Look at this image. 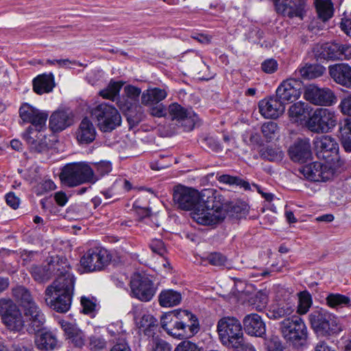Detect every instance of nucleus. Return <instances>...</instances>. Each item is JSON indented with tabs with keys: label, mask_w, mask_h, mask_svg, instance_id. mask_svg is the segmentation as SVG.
<instances>
[{
	"label": "nucleus",
	"mask_w": 351,
	"mask_h": 351,
	"mask_svg": "<svg viewBox=\"0 0 351 351\" xmlns=\"http://www.w3.org/2000/svg\"><path fill=\"white\" fill-rule=\"evenodd\" d=\"M31 270L33 278L38 282L47 281L57 275L45 289V302L56 312H67L71 305L75 278L69 271L66 259L58 256L51 257L46 265L34 266Z\"/></svg>",
	"instance_id": "1"
},
{
	"label": "nucleus",
	"mask_w": 351,
	"mask_h": 351,
	"mask_svg": "<svg viewBox=\"0 0 351 351\" xmlns=\"http://www.w3.org/2000/svg\"><path fill=\"white\" fill-rule=\"evenodd\" d=\"M173 199L175 204L182 210H194L193 219L199 224L213 225L225 218V213L220 206L210 208L205 203H200L199 193L194 189L182 185L174 186Z\"/></svg>",
	"instance_id": "2"
},
{
	"label": "nucleus",
	"mask_w": 351,
	"mask_h": 351,
	"mask_svg": "<svg viewBox=\"0 0 351 351\" xmlns=\"http://www.w3.org/2000/svg\"><path fill=\"white\" fill-rule=\"evenodd\" d=\"M161 327L171 336L187 339L197 333L199 325L195 315L186 310H177L162 316Z\"/></svg>",
	"instance_id": "3"
},
{
	"label": "nucleus",
	"mask_w": 351,
	"mask_h": 351,
	"mask_svg": "<svg viewBox=\"0 0 351 351\" xmlns=\"http://www.w3.org/2000/svg\"><path fill=\"white\" fill-rule=\"evenodd\" d=\"M308 322L318 336L331 337L338 335L342 330L338 317L323 308L313 309L308 315Z\"/></svg>",
	"instance_id": "4"
},
{
	"label": "nucleus",
	"mask_w": 351,
	"mask_h": 351,
	"mask_svg": "<svg viewBox=\"0 0 351 351\" xmlns=\"http://www.w3.org/2000/svg\"><path fill=\"white\" fill-rule=\"evenodd\" d=\"M61 182L69 187L84 183L94 184L98 180L94 169L85 162L66 164L60 173Z\"/></svg>",
	"instance_id": "5"
},
{
	"label": "nucleus",
	"mask_w": 351,
	"mask_h": 351,
	"mask_svg": "<svg viewBox=\"0 0 351 351\" xmlns=\"http://www.w3.org/2000/svg\"><path fill=\"white\" fill-rule=\"evenodd\" d=\"M217 330L221 343L226 347L237 349L244 345L243 327L237 317L221 318L217 322Z\"/></svg>",
	"instance_id": "6"
},
{
	"label": "nucleus",
	"mask_w": 351,
	"mask_h": 351,
	"mask_svg": "<svg viewBox=\"0 0 351 351\" xmlns=\"http://www.w3.org/2000/svg\"><path fill=\"white\" fill-rule=\"evenodd\" d=\"M279 329L282 337L295 346H302L306 343L308 330L304 320L298 315L284 319L279 324Z\"/></svg>",
	"instance_id": "7"
},
{
	"label": "nucleus",
	"mask_w": 351,
	"mask_h": 351,
	"mask_svg": "<svg viewBox=\"0 0 351 351\" xmlns=\"http://www.w3.org/2000/svg\"><path fill=\"white\" fill-rule=\"evenodd\" d=\"M91 114L102 132H110L121 124V116L118 110L107 103L96 106L91 110Z\"/></svg>",
	"instance_id": "8"
},
{
	"label": "nucleus",
	"mask_w": 351,
	"mask_h": 351,
	"mask_svg": "<svg viewBox=\"0 0 351 351\" xmlns=\"http://www.w3.org/2000/svg\"><path fill=\"white\" fill-rule=\"evenodd\" d=\"M168 113L175 124L185 132H190L199 125L198 115L192 108H185L178 103L169 106Z\"/></svg>",
	"instance_id": "9"
},
{
	"label": "nucleus",
	"mask_w": 351,
	"mask_h": 351,
	"mask_svg": "<svg viewBox=\"0 0 351 351\" xmlns=\"http://www.w3.org/2000/svg\"><path fill=\"white\" fill-rule=\"evenodd\" d=\"M337 118L335 112L328 108H317L306 121L308 128L315 133H326L335 125Z\"/></svg>",
	"instance_id": "10"
},
{
	"label": "nucleus",
	"mask_w": 351,
	"mask_h": 351,
	"mask_svg": "<svg viewBox=\"0 0 351 351\" xmlns=\"http://www.w3.org/2000/svg\"><path fill=\"white\" fill-rule=\"evenodd\" d=\"M131 295L142 302H149L155 295L157 287L146 276L135 274L130 280Z\"/></svg>",
	"instance_id": "11"
},
{
	"label": "nucleus",
	"mask_w": 351,
	"mask_h": 351,
	"mask_svg": "<svg viewBox=\"0 0 351 351\" xmlns=\"http://www.w3.org/2000/svg\"><path fill=\"white\" fill-rule=\"evenodd\" d=\"M110 255L104 248L90 249L82 257L80 263L87 272L100 271L110 262Z\"/></svg>",
	"instance_id": "12"
},
{
	"label": "nucleus",
	"mask_w": 351,
	"mask_h": 351,
	"mask_svg": "<svg viewBox=\"0 0 351 351\" xmlns=\"http://www.w3.org/2000/svg\"><path fill=\"white\" fill-rule=\"evenodd\" d=\"M304 98L317 106H330L335 104L337 97L329 88H320L313 84L306 86Z\"/></svg>",
	"instance_id": "13"
},
{
	"label": "nucleus",
	"mask_w": 351,
	"mask_h": 351,
	"mask_svg": "<svg viewBox=\"0 0 351 351\" xmlns=\"http://www.w3.org/2000/svg\"><path fill=\"white\" fill-rule=\"evenodd\" d=\"M24 328L28 333L34 334L40 331L45 322V315L34 303L24 308Z\"/></svg>",
	"instance_id": "14"
},
{
	"label": "nucleus",
	"mask_w": 351,
	"mask_h": 351,
	"mask_svg": "<svg viewBox=\"0 0 351 351\" xmlns=\"http://www.w3.org/2000/svg\"><path fill=\"white\" fill-rule=\"evenodd\" d=\"M302 83L299 80L289 79L283 81L276 90V96L285 106L297 100L302 94Z\"/></svg>",
	"instance_id": "15"
},
{
	"label": "nucleus",
	"mask_w": 351,
	"mask_h": 351,
	"mask_svg": "<svg viewBox=\"0 0 351 351\" xmlns=\"http://www.w3.org/2000/svg\"><path fill=\"white\" fill-rule=\"evenodd\" d=\"M305 0H276V12L290 19L298 17L302 19L305 13Z\"/></svg>",
	"instance_id": "16"
},
{
	"label": "nucleus",
	"mask_w": 351,
	"mask_h": 351,
	"mask_svg": "<svg viewBox=\"0 0 351 351\" xmlns=\"http://www.w3.org/2000/svg\"><path fill=\"white\" fill-rule=\"evenodd\" d=\"M19 115L23 122L29 123L34 129H42L45 126L48 114L25 103L19 108Z\"/></svg>",
	"instance_id": "17"
},
{
	"label": "nucleus",
	"mask_w": 351,
	"mask_h": 351,
	"mask_svg": "<svg viewBox=\"0 0 351 351\" xmlns=\"http://www.w3.org/2000/svg\"><path fill=\"white\" fill-rule=\"evenodd\" d=\"M299 172L308 180L321 182L328 180L331 171L327 165L320 162H313L301 167Z\"/></svg>",
	"instance_id": "18"
},
{
	"label": "nucleus",
	"mask_w": 351,
	"mask_h": 351,
	"mask_svg": "<svg viewBox=\"0 0 351 351\" xmlns=\"http://www.w3.org/2000/svg\"><path fill=\"white\" fill-rule=\"evenodd\" d=\"M314 145L317 157L326 160L337 154L339 149V145L335 139L328 135L317 137L314 141Z\"/></svg>",
	"instance_id": "19"
},
{
	"label": "nucleus",
	"mask_w": 351,
	"mask_h": 351,
	"mask_svg": "<svg viewBox=\"0 0 351 351\" xmlns=\"http://www.w3.org/2000/svg\"><path fill=\"white\" fill-rule=\"evenodd\" d=\"M258 108L265 118L276 119L285 112V106L276 95L261 100Z\"/></svg>",
	"instance_id": "20"
},
{
	"label": "nucleus",
	"mask_w": 351,
	"mask_h": 351,
	"mask_svg": "<svg viewBox=\"0 0 351 351\" xmlns=\"http://www.w3.org/2000/svg\"><path fill=\"white\" fill-rule=\"evenodd\" d=\"M74 115L69 108L58 109L49 119V128L53 132H60L73 125Z\"/></svg>",
	"instance_id": "21"
},
{
	"label": "nucleus",
	"mask_w": 351,
	"mask_h": 351,
	"mask_svg": "<svg viewBox=\"0 0 351 351\" xmlns=\"http://www.w3.org/2000/svg\"><path fill=\"white\" fill-rule=\"evenodd\" d=\"M41 130L34 129L33 126H29L23 135L32 152L42 153L47 150L48 144L45 135L40 133Z\"/></svg>",
	"instance_id": "22"
},
{
	"label": "nucleus",
	"mask_w": 351,
	"mask_h": 351,
	"mask_svg": "<svg viewBox=\"0 0 351 351\" xmlns=\"http://www.w3.org/2000/svg\"><path fill=\"white\" fill-rule=\"evenodd\" d=\"M245 332L251 336L263 337L266 333L265 324L261 317L256 313L245 315L243 319Z\"/></svg>",
	"instance_id": "23"
},
{
	"label": "nucleus",
	"mask_w": 351,
	"mask_h": 351,
	"mask_svg": "<svg viewBox=\"0 0 351 351\" xmlns=\"http://www.w3.org/2000/svg\"><path fill=\"white\" fill-rule=\"evenodd\" d=\"M329 74L337 84L351 89V66L348 64L330 66Z\"/></svg>",
	"instance_id": "24"
},
{
	"label": "nucleus",
	"mask_w": 351,
	"mask_h": 351,
	"mask_svg": "<svg viewBox=\"0 0 351 351\" xmlns=\"http://www.w3.org/2000/svg\"><path fill=\"white\" fill-rule=\"evenodd\" d=\"M289 156L294 162H304L311 157V144L308 139L298 140L289 149Z\"/></svg>",
	"instance_id": "25"
},
{
	"label": "nucleus",
	"mask_w": 351,
	"mask_h": 351,
	"mask_svg": "<svg viewBox=\"0 0 351 351\" xmlns=\"http://www.w3.org/2000/svg\"><path fill=\"white\" fill-rule=\"evenodd\" d=\"M96 134L93 123L88 117H85L80 123L76 132V137L80 143L89 144L95 140Z\"/></svg>",
	"instance_id": "26"
},
{
	"label": "nucleus",
	"mask_w": 351,
	"mask_h": 351,
	"mask_svg": "<svg viewBox=\"0 0 351 351\" xmlns=\"http://www.w3.org/2000/svg\"><path fill=\"white\" fill-rule=\"evenodd\" d=\"M339 44L326 43L315 48V55L317 60H338Z\"/></svg>",
	"instance_id": "27"
},
{
	"label": "nucleus",
	"mask_w": 351,
	"mask_h": 351,
	"mask_svg": "<svg viewBox=\"0 0 351 351\" xmlns=\"http://www.w3.org/2000/svg\"><path fill=\"white\" fill-rule=\"evenodd\" d=\"M134 319L136 326L139 328H143L145 335L147 336L152 335L153 328L157 326V320L154 317L147 312L142 311L138 315H135Z\"/></svg>",
	"instance_id": "28"
},
{
	"label": "nucleus",
	"mask_w": 351,
	"mask_h": 351,
	"mask_svg": "<svg viewBox=\"0 0 351 351\" xmlns=\"http://www.w3.org/2000/svg\"><path fill=\"white\" fill-rule=\"evenodd\" d=\"M35 345L40 351H51L58 344V339L51 332H43L36 335Z\"/></svg>",
	"instance_id": "29"
},
{
	"label": "nucleus",
	"mask_w": 351,
	"mask_h": 351,
	"mask_svg": "<svg viewBox=\"0 0 351 351\" xmlns=\"http://www.w3.org/2000/svg\"><path fill=\"white\" fill-rule=\"evenodd\" d=\"M294 307L289 303H278L271 305L267 309L266 315L269 319H278L284 317L290 316L294 312Z\"/></svg>",
	"instance_id": "30"
},
{
	"label": "nucleus",
	"mask_w": 351,
	"mask_h": 351,
	"mask_svg": "<svg viewBox=\"0 0 351 351\" xmlns=\"http://www.w3.org/2000/svg\"><path fill=\"white\" fill-rule=\"evenodd\" d=\"M10 309L11 314L5 316L3 323L11 330L21 331L24 328V322L22 314L17 306H12Z\"/></svg>",
	"instance_id": "31"
},
{
	"label": "nucleus",
	"mask_w": 351,
	"mask_h": 351,
	"mask_svg": "<svg viewBox=\"0 0 351 351\" xmlns=\"http://www.w3.org/2000/svg\"><path fill=\"white\" fill-rule=\"evenodd\" d=\"M167 96L165 89L160 88H148L141 95V102L144 105L158 104Z\"/></svg>",
	"instance_id": "32"
},
{
	"label": "nucleus",
	"mask_w": 351,
	"mask_h": 351,
	"mask_svg": "<svg viewBox=\"0 0 351 351\" xmlns=\"http://www.w3.org/2000/svg\"><path fill=\"white\" fill-rule=\"evenodd\" d=\"M53 87V77L51 74L40 75L33 81L34 90L39 95L51 92Z\"/></svg>",
	"instance_id": "33"
},
{
	"label": "nucleus",
	"mask_w": 351,
	"mask_h": 351,
	"mask_svg": "<svg viewBox=\"0 0 351 351\" xmlns=\"http://www.w3.org/2000/svg\"><path fill=\"white\" fill-rule=\"evenodd\" d=\"M182 295L173 289L162 290L158 295V302L162 307H173L180 304Z\"/></svg>",
	"instance_id": "34"
},
{
	"label": "nucleus",
	"mask_w": 351,
	"mask_h": 351,
	"mask_svg": "<svg viewBox=\"0 0 351 351\" xmlns=\"http://www.w3.org/2000/svg\"><path fill=\"white\" fill-rule=\"evenodd\" d=\"M327 306L331 308L339 309L351 306V300L348 296L340 293H329L326 298Z\"/></svg>",
	"instance_id": "35"
},
{
	"label": "nucleus",
	"mask_w": 351,
	"mask_h": 351,
	"mask_svg": "<svg viewBox=\"0 0 351 351\" xmlns=\"http://www.w3.org/2000/svg\"><path fill=\"white\" fill-rule=\"evenodd\" d=\"M12 295L14 299L25 308L34 304L29 291L23 286H17L12 289Z\"/></svg>",
	"instance_id": "36"
},
{
	"label": "nucleus",
	"mask_w": 351,
	"mask_h": 351,
	"mask_svg": "<svg viewBox=\"0 0 351 351\" xmlns=\"http://www.w3.org/2000/svg\"><path fill=\"white\" fill-rule=\"evenodd\" d=\"M315 4L319 18L323 21H326L332 16L334 8L331 0H315Z\"/></svg>",
	"instance_id": "37"
},
{
	"label": "nucleus",
	"mask_w": 351,
	"mask_h": 351,
	"mask_svg": "<svg viewBox=\"0 0 351 351\" xmlns=\"http://www.w3.org/2000/svg\"><path fill=\"white\" fill-rule=\"evenodd\" d=\"M299 74L305 79H314L322 76L326 68L319 64H306L298 69Z\"/></svg>",
	"instance_id": "38"
},
{
	"label": "nucleus",
	"mask_w": 351,
	"mask_h": 351,
	"mask_svg": "<svg viewBox=\"0 0 351 351\" xmlns=\"http://www.w3.org/2000/svg\"><path fill=\"white\" fill-rule=\"evenodd\" d=\"M217 180L222 184H228L229 186H239L243 188L245 191L251 190L250 183L237 176H232L228 174H217Z\"/></svg>",
	"instance_id": "39"
},
{
	"label": "nucleus",
	"mask_w": 351,
	"mask_h": 351,
	"mask_svg": "<svg viewBox=\"0 0 351 351\" xmlns=\"http://www.w3.org/2000/svg\"><path fill=\"white\" fill-rule=\"evenodd\" d=\"M298 304L297 313L299 315L306 314L313 304V300L311 293L307 291H303L298 294Z\"/></svg>",
	"instance_id": "40"
},
{
	"label": "nucleus",
	"mask_w": 351,
	"mask_h": 351,
	"mask_svg": "<svg viewBox=\"0 0 351 351\" xmlns=\"http://www.w3.org/2000/svg\"><path fill=\"white\" fill-rule=\"evenodd\" d=\"M124 83L125 82L122 81H111L106 88L99 92V95L104 99L114 101L115 97L119 95Z\"/></svg>",
	"instance_id": "41"
},
{
	"label": "nucleus",
	"mask_w": 351,
	"mask_h": 351,
	"mask_svg": "<svg viewBox=\"0 0 351 351\" xmlns=\"http://www.w3.org/2000/svg\"><path fill=\"white\" fill-rule=\"evenodd\" d=\"M308 112V104L298 101L291 105L289 109V115L291 118L302 119Z\"/></svg>",
	"instance_id": "42"
},
{
	"label": "nucleus",
	"mask_w": 351,
	"mask_h": 351,
	"mask_svg": "<svg viewBox=\"0 0 351 351\" xmlns=\"http://www.w3.org/2000/svg\"><path fill=\"white\" fill-rule=\"evenodd\" d=\"M88 348L91 351H100L106 348L107 341L99 334H93L88 337Z\"/></svg>",
	"instance_id": "43"
},
{
	"label": "nucleus",
	"mask_w": 351,
	"mask_h": 351,
	"mask_svg": "<svg viewBox=\"0 0 351 351\" xmlns=\"http://www.w3.org/2000/svg\"><path fill=\"white\" fill-rule=\"evenodd\" d=\"M261 157L269 161H276L282 158L281 151L270 146L263 147L260 150Z\"/></svg>",
	"instance_id": "44"
},
{
	"label": "nucleus",
	"mask_w": 351,
	"mask_h": 351,
	"mask_svg": "<svg viewBox=\"0 0 351 351\" xmlns=\"http://www.w3.org/2000/svg\"><path fill=\"white\" fill-rule=\"evenodd\" d=\"M119 106L123 110L127 111V119L130 125H136L141 121L142 114L138 112L135 114H133V111L132 110V104L131 103H127L125 105H123L122 101H119Z\"/></svg>",
	"instance_id": "45"
},
{
	"label": "nucleus",
	"mask_w": 351,
	"mask_h": 351,
	"mask_svg": "<svg viewBox=\"0 0 351 351\" xmlns=\"http://www.w3.org/2000/svg\"><path fill=\"white\" fill-rule=\"evenodd\" d=\"M81 305L82 306V313L86 315L94 313L96 308V300L93 297L82 296L81 298Z\"/></svg>",
	"instance_id": "46"
},
{
	"label": "nucleus",
	"mask_w": 351,
	"mask_h": 351,
	"mask_svg": "<svg viewBox=\"0 0 351 351\" xmlns=\"http://www.w3.org/2000/svg\"><path fill=\"white\" fill-rule=\"evenodd\" d=\"M278 130L277 123L273 121L265 123L261 127V132L265 138L270 141L272 140Z\"/></svg>",
	"instance_id": "47"
},
{
	"label": "nucleus",
	"mask_w": 351,
	"mask_h": 351,
	"mask_svg": "<svg viewBox=\"0 0 351 351\" xmlns=\"http://www.w3.org/2000/svg\"><path fill=\"white\" fill-rule=\"evenodd\" d=\"M206 260L210 264L217 267H224L227 263V258L220 252L210 253Z\"/></svg>",
	"instance_id": "48"
},
{
	"label": "nucleus",
	"mask_w": 351,
	"mask_h": 351,
	"mask_svg": "<svg viewBox=\"0 0 351 351\" xmlns=\"http://www.w3.org/2000/svg\"><path fill=\"white\" fill-rule=\"evenodd\" d=\"M107 330L111 337H117L120 336L119 340L121 338H124L125 331L123 330L122 322L117 321L110 324L107 327Z\"/></svg>",
	"instance_id": "49"
},
{
	"label": "nucleus",
	"mask_w": 351,
	"mask_h": 351,
	"mask_svg": "<svg viewBox=\"0 0 351 351\" xmlns=\"http://www.w3.org/2000/svg\"><path fill=\"white\" fill-rule=\"evenodd\" d=\"M58 323L64 332L66 339L71 335H73L80 330L75 324L67 322L64 319H60Z\"/></svg>",
	"instance_id": "50"
},
{
	"label": "nucleus",
	"mask_w": 351,
	"mask_h": 351,
	"mask_svg": "<svg viewBox=\"0 0 351 351\" xmlns=\"http://www.w3.org/2000/svg\"><path fill=\"white\" fill-rule=\"evenodd\" d=\"M12 306H16L11 300L1 299L0 300V316L2 322L5 316H9L11 313L10 309ZM14 308H12L13 309Z\"/></svg>",
	"instance_id": "51"
},
{
	"label": "nucleus",
	"mask_w": 351,
	"mask_h": 351,
	"mask_svg": "<svg viewBox=\"0 0 351 351\" xmlns=\"http://www.w3.org/2000/svg\"><path fill=\"white\" fill-rule=\"evenodd\" d=\"M342 145L346 152H351V123L345 126L342 133Z\"/></svg>",
	"instance_id": "52"
},
{
	"label": "nucleus",
	"mask_w": 351,
	"mask_h": 351,
	"mask_svg": "<svg viewBox=\"0 0 351 351\" xmlns=\"http://www.w3.org/2000/svg\"><path fill=\"white\" fill-rule=\"evenodd\" d=\"M66 339L75 347L82 348L84 345L85 336L83 332L80 329L73 335L69 337Z\"/></svg>",
	"instance_id": "53"
},
{
	"label": "nucleus",
	"mask_w": 351,
	"mask_h": 351,
	"mask_svg": "<svg viewBox=\"0 0 351 351\" xmlns=\"http://www.w3.org/2000/svg\"><path fill=\"white\" fill-rule=\"evenodd\" d=\"M149 247L154 253L160 256H163L166 252L165 243L160 239H152L149 243Z\"/></svg>",
	"instance_id": "54"
},
{
	"label": "nucleus",
	"mask_w": 351,
	"mask_h": 351,
	"mask_svg": "<svg viewBox=\"0 0 351 351\" xmlns=\"http://www.w3.org/2000/svg\"><path fill=\"white\" fill-rule=\"evenodd\" d=\"M278 67L277 61L273 58L267 59L261 64V69L266 73H274L277 71Z\"/></svg>",
	"instance_id": "55"
},
{
	"label": "nucleus",
	"mask_w": 351,
	"mask_h": 351,
	"mask_svg": "<svg viewBox=\"0 0 351 351\" xmlns=\"http://www.w3.org/2000/svg\"><path fill=\"white\" fill-rule=\"evenodd\" d=\"M124 93L128 98L136 101L141 93V90L134 86L128 85L124 87Z\"/></svg>",
	"instance_id": "56"
},
{
	"label": "nucleus",
	"mask_w": 351,
	"mask_h": 351,
	"mask_svg": "<svg viewBox=\"0 0 351 351\" xmlns=\"http://www.w3.org/2000/svg\"><path fill=\"white\" fill-rule=\"evenodd\" d=\"M96 171L101 176H103L108 173L112 170V165L110 162L101 161L100 162L95 164Z\"/></svg>",
	"instance_id": "57"
},
{
	"label": "nucleus",
	"mask_w": 351,
	"mask_h": 351,
	"mask_svg": "<svg viewBox=\"0 0 351 351\" xmlns=\"http://www.w3.org/2000/svg\"><path fill=\"white\" fill-rule=\"evenodd\" d=\"M175 351H204L199 348L197 346L191 341H183L180 343L175 349Z\"/></svg>",
	"instance_id": "58"
},
{
	"label": "nucleus",
	"mask_w": 351,
	"mask_h": 351,
	"mask_svg": "<svg viewBox=\"0 0 351 351\" xmlns=\"http://www.w3.org/2000/svg\"><path fill=\"white\" fill-rule=\"evenodd\" d=\"M338 60L351 59V46L349 45H340L339 50Z\"/></svg>",
	"instance_id": "59"
},
{
	"label": "nucleus",
	"mask_w": 351,
	"mask_h": 351,
	"mask_svg": "<svg viewBox=\"0 0 351 351\" xmlns=\"http://www.w3.org/2000/svg\"><path fill=\"white\" fill-rule=\"evenodd\" d=\"M282 348H283L282 343L278 337H273L267 341L269 351H278Z\"/></svg>",
	"instance_id": "60"
},
{
	"label": "nucleus",
	"mask_w": 351,
	"mask_h": 351,
	"mask_svg": "<svg viewBox=\"0 0 351 351\" xmlns=\"http://www.w3.org/2000/svg\"><path fill=\"white\" fill-rule=\"evenodd\" d=\"M339 107L343 114L351 117V95L342 99Z\"/></svg>",
	"instance_id": "61"
},
{
	"label": "nucleus",
	"mask_w": 351,
	"mask_h": 351,
	"mask_svg": "<svg viewBox=\"0 0 351 351\" xmlns=\"http://www.w3.org/2000/svg\"><path fill=\"white\" fill-rule=\"evenodd\" d=\"M5 201L8 206L13 209H16L20 204V199L14 193H9L5 195Z\"/></svg>",
	"instance_id": "62"
},
{
	"label": "nucleus",
	"mask_w": 351,
	"mask_h": 351,
	"mask_svg": "<svg viewBox=\"0 0 351 351\" xmlns=\"http://www.w3.org/2000/svg\"><path fill=\"white\" fill-rule=\"evenodd\" d=\"M110 351H131V349L125 341V339L121 338L113 346Z\"/></svg>",
	"instance_id": "63"
},
{
	"label": "nucleus",
	"mask_w": 351,
	"mask_h": 351,
	"mask_svg": "<svg viewBox=\"0 0 351 351\" xmlns=\"http://www.w3.org/2000/svg\"><path fill=\"white\" fill-rule=\"evenodd\" d=\"M172 348L169 343L164 340H158L153 348V351H171Z\"/></svg>",
	"instance_id": "64"
}]
</instances>
